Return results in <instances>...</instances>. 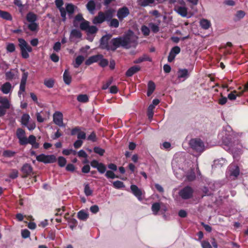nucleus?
<instances>
[{
	"mask_svg": "<svg viewBox=\"0 0 248 248\" xmlns=\"http://www.w3.org/2000/svg\"><path fill=\"white\" fill-rule=\"evenodd\" d=\"M111 35H105L100 39V47L108 51H115L120 46L129 49L136 47L138 45V37L133 31H129L123 36L114 38L109 41Z\"/></svg>",
	"mask_w": 248,
	"mask_h": 248,
	"instance_id": "obj_1",
	"label": "nucleus"
},
{
	"mask_svg": "<svg viewBox=\"0 0 248 248\" xmlns=\"http://www.w3.org/2000/svg\"><path fill=\"white\" fill-rule=\"evenodd\" d=\"M16 135L17 139L19 140V143L21 145L30 144L35 149H37L39 147V144L36 141V137L34 135H31L27 138L26 136L25 131L23 129L21 128H17Z\"/></svg>",
	"mask_w": 248,
	"mask_h": 248,
	"instance_id": "obj_2",
	"label": "nucleus"
},
{
	"mask_svg": "<svg viewBox=\"0 0 248 248\" xmlns=\"http://www.w3.org/2000/svg\"><path fill=\"white\" fill-rule=\"evenodd\" d=\"M18 41L22 57L24 59L28 58L29 57L28 53L31 52L32 48L24 39L19 38Z\"/></svg>",
	"mask_w": 248,
	"mask_h": 248,
	"instance_id": "obj_3",
	"label": "nucleus"
},
{
	"mask_svg": "<svg viewBox=\"0 0 248 248\" xmlns=\"http://www.w3.org/2000/svg\"><path fill=\"white\" fill-rule=\"evenodd\" d=\"M190 145L193 150L199 153L203 152L204 149L203 142L200 139H194L191 140Z\"/></svg>",
	"mask_w": 248,
	"mask_h": 248,
	"instance_id": "obj_4",
	"label": "nucleus"
},
{
	"mask_svg": "<svg viewBox=\"0 0 248 248\" xmlns=\"http://www.w3.org/2000/svg\"><path fill=\"white\" fill-rule=\"evenodd\" d=\"M193 189L189 186H187L180 190L179 195L184 200H187L193 196Z\"/></svg>",
	"mask_w": 248,
	"mask_h": 248,
	"instance_id": "obj_5",
	"label": "nucleus"
},
{
	"mask_svg": "<svg viewBox=\"0 0 248 248\" xmlns=\"http://www.w3.org/2000/svg\"><path fill=\"white\" fill-rule=\"evenodd\" d=\"M38 161L42 162L44 163H51L56 161V158L54 155H45L41 154L37 155L36 157Z\"/></svg>",
	"mask_w": 248,
	"mask_h": 248,
	"instance_id": "obj_6",
	"label": "nucleus"
},
{
	"mask_svg": "<svg viewBox=\"0 0 248 248\" xmlns=\"http://www.w3.org/2000/svg\"><path fill=\"white\" fill-rule=\"evenodd\" d=\"M53 122L57 125L60 127H65L63 123V115L60 111H56L53 114Z\"/></svg>",
	"mask_w": 248,
	"mask_h": 248,
	"instance_id": "obj_7",
	"label": "nucleus"
},
{
	"mask_svg": "<svg viewBox=\"0 0 248 248\" xmlns=\"http://www.w3.org/2000/svg\"><path fill=\"white\" fill-rule=\"evenodd\" d=\"M174 10L183 17H186L187 16L188 8L186 6L175 5Z\"/></svg>",
	"mask_w": 248,
	"mask_h": 248,
	"instance_id": "obj_8",
	"label": "nucleus"
},
{
	"mask_svg": "<svg viewBox=\"0 0 248 248\" xmlns=\"http://www.w3.org/2000/svg\"><path fill=\"white\" fill-rule=\"evenodd\" d=\"M130 14L128 8L125 6L119 9L117 11V16L120 21H122L127 16Z\"/></svg>",
	"mask_w": 248,
	"mask_h": 248,
	"instance_id": "obj_9",
	"label": "nucleus"
},
{
	"mask_svg": "<svg viewBox=\"0 0 248 248\" xmlns=\"http://www.w3.org/2000/svg\"><path fill=\"white\" fill-rule=\"evenodd\" d=\"M21 170L24 175L23 177L26 178L31 174L33 169L31 164L26 163L23 165L21 168Z\"/></svg>",
	"mask_w": 248,
	"mask_h": 248,
	"instance_id": "obj_10",
	"label": "nucleus"
},
{
	"mask_svg": "<svg viewBox=\"0 0 248 248\" xmlns=\"http://www.w3.org/2000/svg\"><path fill=\"white\" fill-rule=\"evenodd\" d=\"M177 78L179 79H182V81H184L187 78L189 74L187 69H180L177 72Z\"/></svg>",
	"mask_w": 248,
	"mask_h": 248,
	"instance_id": "obj_11",
	"label": "nucleus"
},
{
	"mask_svg": "<svg viewBox=\"0 0 248 248\" xmlns=\"http://www.w3.org/2000/svg\"><path fill=\"white\" fill-rule=\"evenodd\" d=\"M229 170L230 171V176L234 177V178H236L239 175L240 170L237 166L231 165L229 167Z\"/></svg>",
	"mask_w": 248,
	"mask_h": 248,
	"instance_id": "obj_12",
	"label": "nucleus"
},
{
	"mask_svg": "<svg viewBox=\"0 0 248 248\" xmlns=\"http://www.w3.org/2000/svg\"><path fill=\"white\" fill-rule=\"evenodd\" d=\"M131 190L133 193V194L139 200H141L142 199L141 195L142 192L141 190L135 185H132L130 186Z\"/></svg>",
	"mask_w": 248,
	"mask_h": 248,
	"instance_id": "obj_13",
	"label": "nucleus"
},
{
	"mask_svg": "<svg viewBox=\"0 0 248 248\" xmlns=\"http://www.w3.org/2000/svg\"><path fill=\"white\" fill-rule=\"evenodd\" d=\"M18 72L16 71L11 70L5 73V78L6 80H12L18 78Z\"/></svg>",
	"mask_w": 248,
	"mask_h": 248,
	"instance_id": "obj_14",
	"label": "nucleus"
},
{
	"mask_svg": "<svg viewBox=\"0 0 248 248\" xmlns=\"http://www.w3.org/2000/svg\"><path fill=\"white\" fill-rule=\"evenodd\" d=\"M0 90L3 93L8 94L11 93L12 90V85L10 82H6L2 85Z\"/></svg>",
	"mask_w": 248,
	"mask_h": 248,
	"instance_id": "obj_15",
	"label": "nucleus"
},
{
	"mask_svg": "<svg viewBox=\"0 0 248 248\" xmlns=\"http://www.w3.org/2000/svg\"><path fill=\"white\" fill-rule=\"evenodd\" d=\"M104 13L102 12H99L98 15L94 17L93 20V22L94 24H101L105 21V18L104 16Z\"/></svg>",
	"mask_w": 248,
	"mask_h": 248,
	"instance_id": "obj_16",
	"label": "nucleus"
},
{
	"mask_svg": "<svg viewBox=\"0 0 248 248\" xmlns=\"http://www.w3.org/2000/svg\"><path fill=\"white\" fill-rule=\"evenodd\" d=\"M140 66L135 65L129 68L125 73L127 77H130L132 76L134 74L140 71Z\"/></svg>",
	"mask_w": 248,
	"mask_h": 248,
	"instance_id": "obj_17",
	"label": "nucleus"
},
{
	"mask_svg": "<svg viewBox=\"0 0 248 248\" xmlns=\"http://www.w3.org/2000/svg\"><path fill=\"white\" fill-rule=\"evenodd\" d=\"M0 104L4 108L9 109L11 106L10 101L6 97L0 96Z\"/></svg>",
	"mask_w": 248,
	"mask_h": 248,
	"instance_id": "obj_18",
	"label": "nucleus"
},
{
	"mask_svg": "<svg viewBox=\"0 0 248 248\" xmlns=\"http://www.w3.org/2000/svg\"><path fill=\"white\" fill-rule=\"evenodd\" d=\"M77 217L79 219L86 221L89 217V214L88 212L81 210L78 213Z\"/></svg>",
	"mask_w": 248,
	"mask_h": 248,
	"instance_id": "obj_19",
	"label": "nucleus"
},
{
	"mask_svg": "<svg viewBox=\"0 0 248 248\" xmlns=\"http://www.w3.org/2000/svg\"><path fill=\"white\" fill-rule=\"evenodd\" d=\"M86 6L89 12L93 14L96 6L95 1L93 0H90L88 2Z\"/></svg>",
	"mask_w": 248,
	"mask_h": 248,
	"instance_id": "obj_20",
	"label": "nucleus"
},
{
	"mask_svg": "<svg viewBox=\"0 0 248 248\" xmlns=\"http://www.w3.org/2000/svg\"><path fill=\"white\" fill-rule=\"evenodd\" d=\"M76 7L72 3H67L66 5L65 10L68 13V16L71 17L74 14Z\"/></svg>",
	"mask_w": 248,
	"mask_h": 248,
	"instance_id": "obj_21",
	"label": "nucleus"
},
{
	"mask_svg": "<svg viewBox=\"0 0 248 248\" xmlns=\"http://www.w3.org/2000/svg\"><path fill=\"white\" fill-rule=\"evenodd\" d=\"M103 13L105 21H109L112 18L113 16V11L112 10L108 9Z\"/></svg>",
	"mask_w": 248,
	"mask_h": 248,
	"instance_id": "obj_22",
	"label": "nucleus"
},
{
	"mask_svg": "<svg viewBox=\"0 0 248 248\" xmlns=\"http://www.w3.org/2000/svg\"><path fill=\"white\" fill-rule=\"evenodd\" d=\"M242 93H243V92H238L236 91H233L231 93H230L228 95V98L230 100H234L236 99V97H237V96L239 97V96H241Z\"/></svg>",
	"mask_w": 248,
	"mask_h": 248,
	"instance_id": "obj_23",
	"label": "nucleus"
},
{
	"mask_svg": "<svg viewBox=\"0 0 248 248\" xmlns=\"http://www.w3.org/2000/svg\"><path fill=\"white\" fill-rule=\"evenodd\" d=\"M155 88V83L152 81H149L148 83L147 96H150L154 92Z\"/></svg>",
	"mask_w": 248,
	"mask_h": 248,
	"instance_id": "obj_24",
	"label": "nucleus"
},
{
	"mask_svg": "<svg viewBox=\"0 0 248 248\" xmlns=\"http://www.w3.org/2000/svg\"><path fill=\"white\" fill-rule=\"evenodd\" d=\"M161 202H155L152 205V211L155 215H156L159 211H160Z\"/></svg>",
	"mask_w": 248,
	"mask_h": 248,
	"instance_id": "obj_25",
	"label": "nucleus"
},
{
	"mask_svg": "<svg viewBox=\"0 0 248 248\" xmlns=\"http://www.w3.org/2000/svg\"><path fill=\"white\" fill-rule=\"evenodd\" d=\"M144 61L151 62L152 59L148 55L144 54L142 56L140 57V58L134 61V62L135 63H139Z\"/></svg>",
	"mask_w": 248,
	"mask_h": 248,
	"instance_id": "obj_26",
	"label": "nucleus"
},
{
	"mask_svg": "<svg viewBox=\"0 0 248 248\" xmlns=\"http://www.w3.org/2000/svg\"><path fill=\"white\" fill-rule=\"evenodd\" d=\"M63 80L65 84L69 85L71 82V77L68 70H65L63 75Z\"/></svg>",
	"mask_w": 248,
	"mask_h": 248,
	"instance_id": "obj_27",
	"label": "nucleus"
},
{
	"mask_svg": "<svg viewBox=\"0 0 248 248\" xmlns=\"http://www.w3.org/2000/svg\"><path fill=\"white\" fill-rule=\"evenodd\" d=\"M26 19L29 22H35L37 19L36 15L32 12H29L27 14Z\"/></svg>",
	"mask_w": 248,
	"mask_h": 248,
	"instance_id": "obj_28",
	"label": "nucleus"
},
{
	"mask_svg": "<svg viewBox=\"0 0 248 248\" xmlns=\"http://www.w3.org/2000/svg\"><path fill=\"white\" fill-rule=\"evenodd\" d=\"M0 17L7 20H11L12 16L10 13L6 11L0 10Z\"/></svg>",
	"mask_w": 248,
	"mask_h": 248,
	"instance_id": "obj_29",
	"label": "nucleus"
},
{
	"mask_svg": "<svg viewBox=\"0 0 248 248\" xmlns=\"http://www.w3.org/2000/svg\"><path fill=\"white\" fill-rule=\"evenodd\" d=\"M200 25L202 29L207 30L210 27L211 23L207 19H202L200 21Z\"/></svg>",
	"mask_w": 248,
	"mask_h": 248,
	"instance_id": "obj_30",
	"label": "nucleus"
},
{
	"mask_svg": "<svg viewBox=\"0 0 248 248\" xmlns=\"http://www.w3.org/2000/svg\"><path fill=\"white\" fill-rule=\"evenodd\" d=\"M84 58L81 55L78 56L75 60V62L73 63L75 68H78L84 61Z\"/></svg>",
	"mask_w": 248,
	"mask_h": 248,
	"instance_id": "obj_31",
	"label": "nucleus"
},
{
	"mask_svg": "<svg viewBox=\"0 0 248 248\" xmlns=\"http://www.w3.org/2000/svg\"><path fill=\"white\" fill-rule=\"evenodd\" d=\"M77 100L80 103H87L89 101V97L87 94H81L77 96Z\"/></svg>",
	"mask_w": 248,
	"mask_h": 248,
	"instance_id": "obj_32",
	"label": "nucleus"
},
{
	"mask_svg": "<svg viewBox=\"0 0 248 248\" xmlns=\"http://www.w3.org/2000/svg\"><path fill=\"white\" fill-rule=\"evenodd\" d=\"M84 192L86 196H91L93 194V191L90 188L89 184H84Z\"/></svg>",
	"mask_w": 248,
	"mask_h": 248,
	"instance_id": "obj_33",
	"label": "nucleus"
},
{
	"mask_svg": "<svg viewBox=\"0 0 248 248\" xmlns=\"http://www.w3.org/2000/svg\"><path fill=\"white\" fill-rule=\"evenodd\" d=\"M27 27L31 31H37L38 29V24L35 22H30Z\"/></svg>",
	"mask_w": 248,
	"mask_h": 248,
	"instance_id": "obj_34",
	"label": "nucleus"
},
{
	"mask_svg": "<svg viewBox=\"0 0 248 248\" xmlns=\"http://www.w3.org/2000/svg\"><path fill=\"white\" fill-rule=\"evenodd\" d=\"M30 116L28 114H24L21 117V123L23 125H27L29 122Z\"/></svg>",
	"mask_w": 248,
	"mask_h": 248,
	"instance_id": "obj_35",
	"label": "nucleus"
},
{
	"mask_svg": "<svg viewBox=\"0 0 248 248\" xmlns=\"http://www.w3.org/2000/svg\"><path fill=\"white\" fill-rule=\"evenodd\" d=\"M68 223L69 226V227L71 230H73L78 225L77 220L73 218H71V219H68Z\"/></svg>",
	"mask_w": 248,
	"mask_h": 248,
	"instance_id": "obj_36",
	"label": "nucleus"
},
{
	"mask_svg": "<svg viewBox=\"0 0 248 248\" xmlns=\"http://www.w3.org/2000/svg\"><path fill=\"white\" fill-rule=\"evenodd\" d=\"M71 37H75L76 38H80L81 37L82 34L81 32L77 29H73L71 31Z\"/></svg>",
	"mask_w": 248,
	"mask_h": 248,
	"instance_id": "obj_37",
	"label": "nucleus"
},
{
	"mask_svg": "<svg viewBox=\"0 0 248 248\" xmlns=\"http://www.w3.org/2000/svg\"><path fill=\"white\" fill-rule=\"evenodd\" d=\"M89 24L90 23L89 21L84 20L80 24V28L81 30L86 31L90 27Z\"/></svg>",
	"mask_w": 248,
	"mask_h": 248,
	"instance_id": "obj_38",
	"label": "nucleus"
},
{
	"mask_svg": "<svg viewBox=\"0 0 248 248\" xmlns=\"http://www.w3.org/2000/svg\"><path fill=\"white\" fill-rule=\"evenodd\" d=\"M186 179L189 181L194 180L196 177L195 172L192 170L189 171L186 175Z\"/></svg>",
	"mask_w": 248,
	"mask_h": 248,
	"instance_id": "obj_39",
	"label": "nucleus"
},
{
	"mask_svg": "<svg viewBox=\"0 0 248 248\" xmlns=\"http://www.w3.org/2000/svg\"><path fill=\"white\" fill-rule=\"evenodd\" d=\"M149 28L154 33H157L159 31L158 25L155 24L153 23H150L149 24Z\"/></svg>",
	"mask_w": 248,
	"mask_h": 248,
	"instance_id": "obj_40",
	"label": "nucleus"
},
{
	"mask_svg": "<svg viewBox=\"0 0 248 248\" xmlns=\"http://www.w3.org/2000/svg\"><path fill=\"white\" fill-rule=\"evenodd\" d=\"M109 26L113 28H118L119 26V22L116 18L111 19L109 21Z\"/></svg>",
	"mask_w": 248,
	"mask_h": 248,
	"instance_id": "obj_41",
	"label": "nucleus"
},
{
	"mask_svg": "<svg viewBox=\"0 0 248 248\" xmlns=\"http://www.w3.org/2000/svg\"><path fill=\"white\" fill-rule=\"evenodd\" d=\"M113 186L115 188L119 189L124 187V183L120 181H116L113 183Z\"/></svg>",
	"mask_w": 248,
	"mask_h": 248,
	"instance_id": "obj_42",
	"label": "nucleus"
},
{
	"mask_svg": "<svg viewBox=\"0 0 248 248\" xmlns=\"http://www.w3.org/2000/svg\"><path fill=\"white\" fill-rule=\"evenodd\" d=\"M98 31L97 28L95 26H91L89 27L86 31L87 34H94L96 33Z\"/></svg>",
	"mask_w": 248,
	"mask_h": 248,
	"instance_id": "obj_43",
	"label": "nucleus"
},
{
	"mask_svg": "<svg viewBox=\"0 0 248 248\" xmlns=\"http://www.w3.org/2000/svg\"><path fill=\"white\" fill-rule=\"evenodd\" d=\"M15 46L13 43H8L6 46V50L8 52H13L15 51Z\"/></svg>",
	"mask_w": 248,
	"mask_h": 248,
	"instance_id": "obj_44",
	"label": "nucleus"
},
{
	"mask_svg": "<svg viewBox=\"0 0 248 248\" xmlns=\"http://www.w3.org/2000/svg\"><path fill=\"white\" fill-rule=\"evenodd\" d=\"M141 31L144 36L149 35L150 32L149 28L145 25H143L141 27Z\"/></svg>",
	"mask_w": 248,
	"mask_h": 248,
	"instance_id": "obj_45",
	"label": "nucleus"
},
{
	"mask_svg": "<svg viewBox=\"0 0 248 248\" xmlns=\"http://www.w3.org/2000/svg\"><path fill=\"white\" fill-rule=\"evenodd\" d=\"M154 105H150L148 108V116L149 119H152L153 117L154 112L153 110L154 109Z\"/></svg>",
	"mask_w": 248,
	"mask_h": 248,
	"instance_id": "obj_46",
	"label": "nucleus"
},
{
	"mask_svg": "<svg viewBox=\"0 0 248 248\" xmlns=\"http://www.w3.org/2000/svg\"><path fill=\"white\" fill-rule=\"evenodd\" d=\"M105 176L108 178H111V179H114L115 178H118L117 176H116L114 173L111 171V170H108L106 171V173L105 174Z\"/></svg>",
	"mask_w": 248,
	"mask_h": 248,
	"instance_id": "obj_47",
	"label": "nucleus"
},
{
	"mask_svg": "<svg viewBox=\"0 0 248 248\" xmlns=\"http://www.w3.org/2000/svg\"><path fill=\"white\" fill-rule=\"evenodd\" d=\"M59 11L60 12V13H61V16L62 17V21L64 22H65L66 20V10L65 9V8H61L60 9H59Z\"/></svg>",
	"mask_w": 248,
	"mask_h": 248,
	"instance_id": "obj_48",
	"label": "nucleus"
},
{
	"mask_svg": "<svg viewBox=\"0 0 248 248\" xmlns=\"http://www.w3.org/2000/svg\"><path fill=\"white\" fill-rule=\"evenodd\" d=\"M66 163V160L63 157L61 156L58 158V164L61 167H64Z\"/></svg>",
	"mask_w": 248,
	"mask_h": 248,
	"instance_id": "obj_49",
	"label": "nucleus"
},
{
	"mask_svg": "<svg viewBox=\"0 0 248 248\" xmlns=\"http://www.w3.org/2000/svg\"><path fill=\"white\" fill-rule=\"evenodd\" d=\"M15 154V152L10 150H5L3 152V155L8 157H12Z\"/></svg>",
	"mask_w": 248,
	"mask_h": 248,
	"instance_id": "obj_50",
	"label": "nucleus"
},
{
	"mask_svg": "<svg viewBox=\"0 0 248 248\" xmlns=\"http://www.w3.org/2000/svg\"><path fill=\"white\" fill-rule=\"evenodd\" d=\"M93 151L95 153L100 155H103L105 153V150L99 147H95L93 149Z\"/></svg>",
	"mask_w": 248,
	"mask_h": 248,
	"instance_id": "obj_51",
	"label": "nucleus"
},
{
	"mask_svg": "<svg viewBox=\"0 0 248 248\" xmlns=\"http://www.w3.org/2000/svg\"><path fill=\"white\" fill-rule=\"evenodd\" d=\"M98 171L101 173H104L106 170V167L105 165L101 163L96 168Z\"/></svg>",
	"mask_w": 248,
	"mask_h": 248,
	"instance_id": "obj_52",
	"label": "nucleus"
},
{
	"mask_svg": "<svg viewBox=\"0 0 248 248\" xmlns=\"http://www.w3.org/2000/svg\"><path fill=\"white\" fill-rule=\"evenodd\" d=\"M18 172L16 170H12L9 174V177L11 179H15L18 177Z\"/></svg>",
	"mask_w": 248,
	"mask_h": 248,
	"instance_id": "obj_53",
	"label": "nucleus"
},
{
	"mask_svg": "<svg viewBox=\"0 0 248 248\" xmlns=\"http://www.w3.org/2000/svg\"><path fill=\"white\" fill-rule=\"evenodd\" d=\"M99 64L100 66L104 67L108 65V62L107 59H104L103 57L100 59Z\"/></svg>",
	"mask_w": 248,
	"mask_h": 248,
	"instance_id": "obj_54",
	"label": "nucleus"
},
{
	"mask_svg": "<svg viewBox=\"0 0 248 248\" xmlns=\"http://www.w3.org/2000/svg\"><path fill=\"white\" fill-rule=\"evenodd\" d=\"M85 19L83 18L82 14H78L75 17L74 24L75 25L76 22L83 21Z\"/></svg>",
	"mask_w": 248,
	"mask_h": 248,
	"instance_id": "obj_55",
	"label": "nucleus"
},
{
	"mask_svg": "<svg viewBox=\"0 0 248 248\" xmlns=\"http://www.w3.org/2000/svg\"><path fill=\"white\" fill-rule=\"evenodd\" d=\"M180 50L181 49L180 47L178 46H175L171 48V49L170 51V52H171V53L176 56L177 54L180 53Z\"/></svg>",
	"mask_w": 248,
	"mask_h": 248,
	"instance_id": "obj_56",
	"label": "nucleus"
},
{
	"mask_svg": "<svg viewBox=\"0 0 248 248\" xmlns=\"http://www.w3.org/2000/svg\"><path fill=\"white\" fill-rule=\"evenodd\" d=\"M22 237L24 238H27L30 235V232L27 229H24L21 231Z\"/></svg>",
	"mask_w": 248,
	"mask_h": 248,
	"instance_id": "obj_57",
	"label": "nucleus"
},
{
	"mask_svg": "<svg viewBox=\"0 0 248 248\" xmlns=\"http://www.w3.org/2000/svg\"><path fill=\"white\" fill-rule=\"evenodd\" d=\"M86 133L84 132L80 131L78 134V139L79 140H85L86 139Z\"/></svg>",
	"mask_w": 248,
	"mask_h": 248,
	"instance_id": "obj_58",
	"label": "nucleus"
},
{
	"mask_svg": "<svg viewBox=\"0 0 248 248\" xmlns=\"http://www.w3.org/2000/svg\"><path fill=\"white\" fill-rule=\"evenodd\" d=\"M55 3L59 10L61 8H63V7H62L63 4V1L62 0H55Z\"/></svg>",
	"mask_w": 248,
	"mask_h": 248,
	"instance_id": "obj_59",
	"label": "nucleus"
},
{
	"mask_svg": "<svg viewBox=\"0 0 248 248\" xmlns=\"http://www.w3.org/2000/svg\"><path fill=\"white\" fill-rule=\"evenodd\" d=\"M91 57L93 62H95L99 61L100 59L102 58L103 56L102 55H96L92 56Z\"/></svg>",
	"mask_w": 248,
	"mask_h": 248,
	"instance_id": "obj_60",
	"label": "nucleus"
},
{
	"mask_svg": "<svg viewBox=\"0 0 248 248\" xmlns=\"http://www.w3.org/2000/svg\"><path fill=\"white\" fill-rule=\"evenodd\" d=\"M45 85L48 88H52L54 85V82L52 80L49 79L45 80L44 82Z\"/></svg>",
	"mask_w": 248,
	"mask_h": 248,
	"instance_id": "obj_61",
	"label": "nucleus"
},
{
	"mask_svg": "<svg viewBox=\"0 0 248 248\" xmlns=\"http://www.w3.org/2000/svg\"><path fill=\"white\" fill-rule=\"evenodd\" d=\"M87 140L93 142L96 140V135L94 132H92L87 138Z\"/></svg>",
	"mask_w": 248,
	"mask_h": 248,
	"instance_id": "obj_62",
	"label": "nucleus"
},
{
	"mask_svg": "<svg viewBox=\"0 0 248 248\" xmlns=\"http://www.w3.org/2000/svg\"><path fill=\"white\" fill-rule=\"evenodd\" d=\"M61 47V43L59 42H57L56 43H55L54 46H53V49L54 51L56 52H58L60 50Z\"/></svg>",
	"mask_w": 248,
	"mask_h": 248,
	"instance_id": "obj_63",
	"label": "nucleus"
},
{
	"mask_svg": "<svg viewBox=\"0 0 248 248\" xmlns=\"http://www.w3.org/2000/svg\"><path fill=\"white\" fill-rule=\"evenodd\" d=\"M202 248H212L211 245L209 242L206 241L202 242Z\"/></svg>",
	"mask_w": 248,
	"mask_h": 248,
	"instance_id": "obj_64",
	"label": "nucleus"
}]
</instances>
